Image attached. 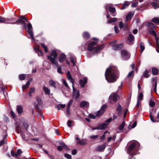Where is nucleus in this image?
I'll return each instance as SVG.
<instances>
[{"mask_svg":"<svg viewBox=\"0 0 159 159\" xmlns=\"http://www.w3.org/2000/svg\"><path fill=\"white\" fill-rule=\"evenodd\" d=\"M119 76V73L116 67L110 66L106 69L105 77L108 82H115L118 78Z\"/></svg>","mask_w":159,"mask_h":159,"instance_id":"1","label":"nucleus"},{"mask_svg":"<svg viewBox=\"0 0 159 159\" xmlns=\"http://www.w3.org/2000/svg\"><path fill=\"white\" fill-rule=\"evenodd\" d=\"M97 42H92L88 45L87 50L89 51H93L94 53H96L99 51L104 47V45L102 44L100 45H98L96 47H93L97 44Z\"/></svg>","mask_w":159,"mask_h":159,"instance_id":"2","label":"nucleus"},{"mask_svg":"<svg viewBox=\"0 0 159 159\" xmlns=\"http://www.w3.org/2000/svg\"><path fill=\"white\" fill-rule=\"evenodd\" d=\"M57 57V54L56 51L55 50H52L51 51L50 55L48 56V58L53 65L58 66V63L56 59Z\"/></svg>","mask_w":159,"mask_h":159,"instance_id":"3","label":"nucleus"},{"mask_svg":"<svg viewBox=\"0 0 159 159\" xmlns=\"http://www.w3.org/2000/svg\"><path fill=\"white\" fill-rule=\"evenodd\" d=\"M138 145V143L136 141L132 142L130 145L129 146L128 149L127 150V152L129 154L131 155H134L135 154L132 153V151L134 150L136 148L137 145Z\"/></svg>","mask_w":159,"mask_h":159,"instance_id":"4","label":"nucleus"},{"mask_svg":"<svg viewBox=\"0 0 159 159\" xmlns=\"http://www.w3.org/2000/svg\"><path fill=\"white\" fill-rule=\"evenodd\" d=\"M119 99V96L116 93H112L109 97L110 102L113 103Z\"/></svg>","mask_w":159,"mask_h":159,"instance_id":"5","label":"nucleus"},{"mask_svg":"<svg viewBox=\"0 0 159 159\" xmlns=\"http://www.w3.org/2000/svg\"><path fill=\"white\" fill-rule=\"evenodd\" d=\"M121 55L125 60H128L129 58L130 55L126 50H123L121 51Z\"/></svg>","mask_w":159,"mask_h":159,"instance_id":"6","label":"nucleus"},{"mask_svg":"<svg viewBox=\"0 0 159 159\" xmlns=\"http://www.w3.org/2000/svg\"><path fill=\"white\" fill-rule=\"evenodd\" d=\"M107 107L105 105L103 106L101 108L100 110L97 112L95 114L97 116H101L104 112L105 109L107 108Z\"/></svg>","mask_w":159,"mask_h":159,"instance_id":"7","label":"nucleus"},{"mask_svg":"<svg viewBox=\"0 0 159 159\" xmlns=\"http://www.w3.org/2000/svg\"><path fill=\"white\" fill-rule=\"evenodd\" d=\"M87 79L86 77H84L83 79L80 80L79 81L80 84L82 87H84L85 85L87 83Z\"/></svg>","mask_w":159,"mask_h":159,"instance_id":"8","label":"nucleus"},{"mask_svg":"<svg viewBox=\"0 0 159 159\" xmlns=\"http://www.w3.org/2000/svg\"><path fill=\"white\" fill-rule=\"evenodd\" d=\"M146 25L148 27L149 30H153L155 27V25L151 22L147 23Z\"/></svg>","mask_w":159,"mask_h":159,"instance_id":"9","label":"nucleus"},{"mask_svg":"<svg viewBox=\"0 0 159 159\" xmlns=\"http://www.w3.org/2000/svg\"><path fill=\"white\" fill-rule=\"evenodd\" d=\"M134 14V12L133 11L129 12L126 16V20L128 21L130 20Z\"/></svg>","mask_w":159,"mask_h":159,"instance_id":"10","label":"nucleus"},{"mask_svg":"<svg viewBox=\"0 0 159 159\" xmlns=\"http://www.w3.org/2000/svg\"><path fill=\"white\" fill-rule=\"evenodd\" d=\"M152 81L153 82L152 87L154 88L153 90L154 91L156 92L157 86V78H153Z\"/></svg>","mask_w":159,"mask_h":159,"instance_id":"11","label":"nucleus"},{"mask_svg":"<svg viewBox=\"0 0 159 159\" xmlns=\"http://www.w3.org/2000/svg\"><path fill=\"white\" fill-rule=\"evenodd\" d=\"M60 144L62 146H59L57 147V149L59 151H61L62 149L63 148H66L67 149V146L63 142H61L60 143Z\"/></svg>","mask_w":159,"mask_h":159,"instance_id":"12","label":"nucleus"},{"mask_svg":"<svg viewBox=\"0 0 159 159\" xmlns=\"http://www.w3.org/2000/svg\"><path fill=\"white\" fill-rule=\"evenodd\" d=\"M67 77L68 80H70L72 84H74L75 82L74 80L72 78L69 71L67 72Z\"/></svg>","mask_w":159,"mask_h":159,"instance_id":"13","label":"nucleus"},{"mask_svg":"<svg viewBox=\"0 0 159 159\" xmlns=\"http://www.w3.org/2000/svg\"><path fill=\"white\" fill-rule=\"evenodd\" d=\"M66 58V56L64 54H61L59 57V61L60 63L63 62Z\"/></svg>","mask_w":159,"mask_h":159,"instance_id":"14","label":"nucleus"},{"mask_svg":"<svg viewBox=\"0 0 159 159\" xmlns=\"http://www.w3.org/2000/svg\"><path fill=\"white\" fill-rule=\"evenodd\" d=\"M134 37L132 34L129 35L128 40L127 43L128 44H130L132 43V41L133 40Z\"/></svg>","mask_w":159,"mask_h":159,"instance_id":"15","label":"nucleus"},{"mask_svg":"<svg viewBox=\"0 0 159 159\" xmlns=\"http://www.w3.org/2000/svg\"><path fill=\"white\" fill-rule=\"evenodd\" d=\"M108 124L104 123L99 125L98 126L99 129H103L107 127Z\"/></svg>","mask_w":159,"mask_h":159,"instance_id":"16","label":"nucleus"},{"mask_svg":"<svg viewBox=\"0 0 159 159\" xmlns=\"http://www.w3.org/2000/svg\"><path fill=\"white\" fill-rule=\"evenodd\" d=\"M106 148V144H103L98 146L97 148V150L98 151L104 150Z\"/></svg>","mask_w":159,"mask_h":159,"instance_id":"17","label":"nucleus"},{"mask_svg":"<svg viewBox=\"0 0 159 159\" xmlns=\"http://www.w3.org/2000/svg\"><path fill=\"white\" fill-rule=\"evenodd\" d=\"M43 90L44 91L45 94L46 95H49L50 93V90L46 86H44L43 87Z\"/></svg>","mask_w":159,"mask_h":159,"instance_id":"18","label":"nucleus"},{"mask_svg":"<svg viewBox=\"0 0 159 159\" xmlns=\"http://www.w3.org/2000/svg\"><path fill=\"white\" fill-rule=\"evenodd\" d=\"M152 21L157 25H159V18L155 17L152 20Z\"/></svg>","mask_w":159,"mask_h":159,"instance_id":"19","label":"nucleus"},{"mask_svg":"<svg viewBox=\"0 0 159 159\" xmlns=\"http://www.w3.org/2000/svg\"><path fill=\"white\" fill-rule=\"evenodd\" d=\"M109 10L111 13L113 14L112 16H115L116 15V14L114 13L116 11V9L115 8L110 7L109 8Z\"/></svg>","mask_w":159,"mask_h":159,"instance_id":"20","label":"nucleus"},{"mask_svg":"<svg viewBox=\"0 0 159 159\" xmlns=\"http://www.w3.org/2000/svg\"><path fill=\"white\" fill-rule=\"evenodd\" d=\"M122 110V107L120 105H119V106L116 109V111L117 112V114L118 115L120 116L121 115Z\"/></svg>","mask_w":159,"mask_h":159,"instance_id":"21","label":"nucleus"},{"mask_svg":"<svg viewBox=\"0 0 159 159\" xmlns=\"http://www.w3.org/2000/svg\"><path fill=\"white\" fill-rule=\"evenodd\" d=\"M125 120L123 121L122 124L119 126V129L120 131L119 132H121L123 130V128L125 126Z\"/></svg>","mask_w":159,"mask_h":159,"instance_id":"22","label":"nucleus"},{"mask_svg":"<svg viewBox=\"0 0 159 159\" xmlns=\"http://www.w3.org/2000/svg\"><path fill=\"white\" fill-rule=\"evenodd\" d=\"M123 46V44H120L116 45L114 46V49L115 50H117L121 48Z\"/></svg>","mask_w":159,"mask_h":159,"instance_id":"23","label":"nucleus"},{"mask_svg":"<svg viewBox=\"0 0 159 159\" xmlns=\"http://www.w3.org/2000/svg\"><path fill=\"white\" fill-rule=\"evenodd\" d=\"M80 96L79 91L78 90L77 92L73 93V96L75 99H77Z\"/></svg>","mask_w":159,"mask_h":159,"instance_id":"24","label":"nucleus"},{"mask_svg":"<svg viewBox=\"0 0 159 159\" xmlns=\"http://www.w3.org/2000/svg\"><path fill=\"white\" fill-rule=\"evenodd\" d=\"M83 36L84 39H88L90 37V35L88 32H84L83 34Z\"/></svg>","mask_w":159,"mask_h":159,"instance_id":"25","label":"nucleus"},{"mask_svg":"<svg viewBox=\"0 0 159 159\" xmlns=\"http://www.w3.org/2000/svg\"><path fill=\"white\" fill-rule=\"evenodd\" d=\"M17 111L19 114L21 113L23 111L22 107L20 106H17Z\"/></svg>","mask_w":159,"mask_h":159,"instance_id":"26","label":"nucleus"},{"mask_svg":"<svg viewBox=\"0 0 159 159\" xmlns=\"http://www.w3.org/2000/svg\"><path fill=\"white\" fill-rule=\"evenodd\" d=\"M158 69L155 67L152 68V73L154 75H157L158 74Z\"/></svg>","mask_w":159,"mask_h":159,"instance_id":"27","label":"nucleus"},{"mask_svg":"<svg viewBox=\"0 0 159 159\" xmlns=\"http://www.w3.org/2000/svg\"><path fill=\"white\" fill-rule=\"evenodd\" d=\"M88 102L86 101H82L80 103V106L81 107H84L88 105Z\"/></svg>","mask_w":159,"mask_h":159,"instance_id":"28","label":"nucleus"},{"mask_svg":"<svg viewBox=\"0 0 159 159\" xmlns=\"http://www.w3.org/2000/svg\"><path fill=\"white\" fill-rule=\"evenodd\" d=\"M134 71H130L128 74L127 77L129 79H130L133 78L134 75Z\"/></svg>","mask_w":159,"mask_h":159,"instance_id":"29","label":"nucleus"},{"mask_svg":"<svg viewBox=\"0 0 159 159\" xmlns=\"http://www.w3.org/2000/svg\"><path fill=\"white\" fill-rule=\"evenodd\" d=\"M70 61L73 64V66H74L75 65V61H76V58L73 56H71L70 57Z\"/></svg>","mask_w":159,"mask_h":159,"instance_id":"30","label":"nucleus"},{"mask_svg":"<svg viewBox=\"0 0 159 159\" xmlns=\"http://www.w3.org/2000/svg\"><path fill=\"white\" fill-rule=\"evenodd\" d=\"M36 50L38 51V53L39 56H43V51L40 50L39 48H36Z\"/></svg>","mask_w":159,"mask_h":159,"instance_id":"31","label":"nucleus"},{"mask_svg":"<svg viewBox=\"0 0 159 159\" xmlns=\"http://www.w3.org/2000/svg\"><path fill=\"white\" fill-rule=\"evenodd\" d=\"M28 34L30 36L31 38L33 40H34V39L33 37V33H32L31 29H28Z\"/></svg>","mask_w":159,"mask_h":159,"instance_id":"32","label":"nucleus"},{"mask_svg":"<svg viewBox=\"0 0 159 159\" xmlns=\"http://www.w3.org/2000/svg\"><path fill=\"white\" fill-rule=\"evenodd\" d=\"M155 104V102L153 100L151 99L149 101V104L150 107H153L154 106Z\"/></svg>","mask_w":159,"mask_h":159,"instance_id":"33","label":"nucleus"},{"mask_svg":"<svg viewBox=\"0 0 159 159\" xmlns=\"http://www.w3.org/2000/svg\"><path fill=\"white\" fill-rule=\"evenodd\" d=\"M117 20V18H111L110 20L107 21V23H110L111 22H114Z\"/></svg>","mask_w":159,"mask_h":159,"instance_id":"34","label":"nucleus"},{"mask_svg":"<svg viewBox=\"0 0 159 159\" xmlns=\"http://www.w3.org/2000/svg\"><path fill=\"white\" fill-rule=\"evenodd\" d=\"M143 97V93H140L138 95L137 101H140L141 100H142Z\"/></svg>","mask_w":159,"mask_h":159,"instance_id":"35","label":"nucleus"},{"mask_svg":"<svg viewBox=\"0 0 159 159\" xmlns=\"http://www.w3.org/2000/svg\"><path fill=\"white\" fill-rule=\"evenodd\" d=\"M35 89L34 88H31L30 89L29 92V95L30 97H31L32 96L31 93H34L35 92Z\"/></svg>","mask_w":159,"mask_h":159,"instance_id":"36","label":"nucleus"},{"mask_svg":"<svg viewBox=\"0 0 159 159\" xmlns=\"http://www.w3.org/2000/svg\"><path fill=\"white\" fill-rule=\"evenodd\" d=\"M41 46L44 48L45 52H48V48L47 46L45 45V44L44 43H41Z\"/></svg>","mask_w":159,"mask_h":159,"instance_id":"37","label":"nucleus"},{"mask_svg":"<svg viewBox=\"0 0 159 159\" xmlns=\"http://www.w3.org/2000/svg\"><path fill=\"white\" fill-rule=\"evenodd\" d=\"M149 31L150 34H152L155 38L157 37V35L156 32L154 30H149Z\"/></svg>","mask_w":159,"mask_h":159,"instance_id":"38","label":"nucleus"},{"mask_svg":"<svg viewBox=\"0 0 159 159\" xmlns=\"http://www.w3.org/2000/svg\"><path fill=\"white\" fill-rule=\"evenodd\" d=\"M129 3L128 2H125L123 5V6L122 8H121V9H124L125 7L127 6H128L129 5Z\"/></svg>","mask_w":159,"mask_h":159,"instance_id":"39","label":"nucleus"},{"mask_svg":"<svg viewBox=\"0 0 159 159\" xmlns=\"http://www.w3.org/2000/svg\"><path fill=\"white\" fill-rule=\"evenodd\" d=\"M16 22L18 23H21V24L24 25H25V22L24 21V20H22V19H19L17 20L16 21Z\"/></svg>","mask_w":159,"mask_h":159,"instance_id":"40","label":"nucleus"},{"mask_svg":"<svg viewBox=\"0 0 159 159\" xmlns=\"http://www.w3.org/2000/svg\"><path fill=\"white\" fill-rule=\"evenodd\" d=\"M20 79L21 80H24L25 78V75L24 74H20L19 76Z\"/></svg>","mask_w":159,"mask_h":159,"instance_id":"41","label":"nucleus"},{"mask_svg":"<svg viewBox=\"0 0 159 159\" xmlns=\"http://www.w3.org/2000/svg\"><path fill=\"white\" fill-rule=\"evenodd\" d=\"M49 83L50 85H52L55 87L56 84V82L52 80H49Z\"/></svg>","mask_w":159,"mask_h":159,"instance_id":"42","label":"nucleus"},{"mask_svg":"<svg viewBox=\"0 0 159 159\" xmlns=\"http://www.w3.org/2000/svg\"><path fill=\"white\" fill-rule=\"evenodd\" d=\"M22 153V151L20 149H19L17 151V152L15 154V155L16 157H17L20 154Z\"/></svg>","mask_w":159,"mask_h":159,"instance_id":"43","label":"nucleus"},{"mask_svg":"<svg viewBox=\"0 0 159 159\" xmlns=\"http://www.w3.org/2000/svg\"><path fill=\"white\" fill-rule=\"evenodd\" d=\"M140 51L142 52L145 49L144 44L143 43H141L140 45Z\"/></svg>","mask_w":159,"mask_h":159,"instance_id":"44","label":"nucleus"},{"mask_svg":"<svg viewBox=\"0 0 159 159\" xmlns=\"http://www.w3.org/2000/svg\"><path fill=\"white\" fill-rule=\"evenodd\" d=\"M143 76L146 78H148L149 76L147 71H146L143 73Z\"/></svg>","mask_w":159,"mask_h":159,"instance_id":"45","label":"nucleus"},{"mask_svg":"<svg viewBox=\"0 0 159 159\" xmlns=\"http://www.w3.org/2000/svg\"><path fill=\"white\" fill-rule=\"evenodd\" d=\"M99 137L98 135H93L89 137V138L92 139H97Z\"/></svg>","mask_w":159,"mask_h":159,"instance_id":"46","label":"nucleus"},{"mask_svg":"<svg viewBox=\"0 0 159 159\" xmlns=\"http://www.w3.org/2000/svg\"><path fill=\"white\" fill-rule=\"evenodd\" d=\"M115 138H116L115 136H114L113 137H109L108 138V139H107L108 142H109L111 140H113L114 141L115 140Z\"/></svg>","mask_w":159,"mask_h":159,"instance_id":"47","label":"nucleus"},{"mask_svg":"<svg viewBox=\"0 0 159 159\" xmlns=\"http://www.w3.org/2000/svg\"><path fill=\"white\" fill-rule=\"evenodd\" d=\"M6 138H5L3 140H1L0 142V147L2 146V145L3 144H4L6 142Z\"/></svg>","mask_w":159,"mask_h":159,"instance_id":"48","label":"nucleus"},{"mask_svg":"<svg viewBox=\"0 0 159 159\" xmlns=\"http://www.w3.org/2000/svg\"><path fill=\"white\" fill-rule=\"evenodd\" d=\"M77 143L81 145H84L86 144V143L84 141V140L79 141L77 142Z\"/></svg>","mask_w":159,"mask_h":159,"instance_id":"49","label":"nucleus"},{"mask_svg":"<svg viewBox=\"0 0 159 159\" xmlns=\"http://www.w3.org/2000/svg\"><path fill=\"white\" fill-rule=\"evenodd\" d=\"M73 102V100L72 99L69 102L67 105V108H70V106L72 103Z\"/></svg>","mask_w":159,"mask_h":159,"instance_id":"50","label":"nucleus"},{"mask_svg":"<svg viewBox=\"0 0 159 159\" xmlns=\"http://www.w3.org/2000/svg\"><path fill=\"white\" fill-rule=\"evenodd\" d=\"M62 82L63 84H64V85L67 88L68 87V84L66 80L63 79V80H62Z\"/></svg>","mask_w":159,"mask_h":159,"instance_id":"51","label":"nucleus"},{"mask_svg":"<svg viewBox=\"0 0 159 159\" xmlns=\"http://www.w3.org/2000/svg\"><path fill=\"white\" fill-rule=\"evenodd\" d=\"M73 122V121L71 120H69L67 122V125L69 127H71V124Z\"/></svg>","mask_w":159,"mask_h":159,"instance_id":"52","label":"nucleus"},{"mask_svg":"<svg viewBox=\"0 0 159 159\" xmlns=\"http://www.w3.org/2000/svg\"><path fill=\"white\" fill-rule=\"evenodd\" d=\"M19 18L20 19H22V20H25L26 22H28L27 19L25 16H20L19 17Z\"/></svg>","mask_w":159,"mask_h":159,"instance_id":"53","label":"nucleus"},{"mask_svg":"<svg viewBox=\"0 0 159 159\" xmlns=\"http://www.w3.org/2000/svg\"><path fill=\"white\" fill-rule=\"evenodd\" d=\"M124 24L122 22H120L119 23V27L120 28H123Z\"/></svg>","mask_w":159,"mask_h":159,"instance_id":"54","label":"nucleus"},{"mask_svg":"<svg viewBox=\"0 0 159 159\" xmlns=\"http://www.w3.org/2000/svg\"><path fill=\"white\" fill-rule=\"evenodd\" d=\"M36 98L38 103H39L41 102V98L39 96H37L36 97Z\"/></svg>","mask_w":159,"mask_h":159,"instance_id":"55","label":"nucleus"},{"mask_svg":"<svg viewBox=\"0 0 159 159\" xmlns=\"http://www.w3.org/2000/svg\"><path fill=\"white\" fill-rule=\"evenodd\" d=\"M65 157L68 159H70L71 158V156L68 154H65Z\"/></svg>","mask_w":159,"mask_h":159,"instance_id":"56","label":"nucleus"},{"mask_svg":"<svg viewBox=\"0 0 159 159\" xmlns=\"http://www.w3.org/2000/svg\"><path fill=\"white\" fill-rule=\"evenodd\" d=\"M138 4V2H136L133 3L131 5V7H135L137 6Z\"/></svg>","mask_w":159,"mask_h":159,"instance_id":"57","label":"nucleus"},{"mask_svg":"<svg viewBox=\"0 0 159 159\" xmlns=\"http://www.w3.org/2000/svg\"><path fill=\"white\" fill-rule=\"evenodd\" d=\"M150 118L151 120L153 122H155L156 121H156L154 119V118L153 117L152 115H150Z\"/></svg>","mask_w":159,"mask_h":159,"instance_id":"58","label":"nucleus"},{"mask_svg":"<svg viewBox=\"0 0 159 159\" xmlns=\"http://www.w3.org/2000/svg\"><path fill=\"white\" fill-rule=\"evenodd\" d=\"M114 29L115 32L116 33H117L119 32V29L118 27L116 26H115Z\"/></svg>","mask_w":159,"mask_h":159,"instance_id":"59","label":"nucleus"},{"mask_svg":"<svg viewBox=\"0 0 159 159\" xmlns=\"http://www.w3.org/2000/svg\"><path fill=\"white\" fill-rule=\"evenodd\" d=\"M32 80V79H30L29 80H28L26 84L25 85H26V87H28L30 84V81Z\"/></svg>","mask_w":159,"mask_h":159,"instance_id":"60","label":"nucleus"},{"mask_svg":"<svg viewBox=\"0 0 159 159\" xmlns=\"http://www.w3.org/2000/svg\"><path fill=\"white\" fill-rule=\"evenodd\" d=\"M89 117L90 118L94 119L96 118V116L90 114L89 115Z\"/></svg>","mask_w":159,"mask_h":159,"instance_id":"61","label":"nucleus"},{"mask_svg":"<svg viewBox=\"0 0 159 159\" xmlns=\"http://www.w3.org/2000/svg\"><path fill=\"white\" fill-rule=\"evenodd\" d=\"M5 20L4 18L0 17V23H3L5 21Z\"/></svg>","mask_w":159,"mask_h":159,"instance_id":"62","label":"nucleus"},{"mask_svg":"<svg viewBox=\"0 0 159 159\" xmlns=\"http://www.w3.org/2000/svg\"><path fill=\"white\" fill-rule=\"evenodd\" d=\"M105 134H103V135L102 136L100 137V139L102 140L104 139L105 138Z\"/></svg>","mask_w":159,"mask_h":159,"instance_id":"63","label":"nucleus"},{"mask_svg":"<svg viewBox=\"0 0 159 159\" xmlns=\"http://www.w3.org/2000/svg\"><path fill=\"white\" fill-rule=\"evenodd\" d=\"M27 27L29 29H31L32 28V26L30 23H28V24Z\"/></svg>","mask_w":159,"mask_h":159,"instance_id":"64","label":"nucleus"}]
</instances>
